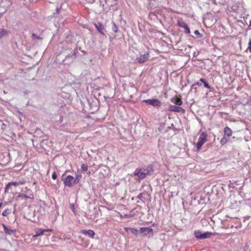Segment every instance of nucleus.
Listing matches in <instances>:
<instances>
[{
	"instance_id": "obj_1",
	"label": "nucleus",
	"mask_w": 251,
	"mask_h": 251,
	"mask_svg": "<svg viewBox=\"0 0 251 251\" xmlns=\"http://www.w3.org/2000/svg\"><path fill=\"white\" fill-rule=\"evenodd\" d=\"M154 169L151 166H148L147 168H137L134 172L135 176H137L139 179H143L147 176L153 173Z\"/></svg>"
},
{
	"instance_id": "obj_2",
	"label": "nucleus",
	"mask_w": 251,
	"mask_h": 251,
	"mask_svg": "<svg viewBox=\"0 0 251 251\" xmlns=\"http://www.w3.org/2000/svg\"><path fill=\"white\" fill-rule=\"evenodd\" d=\"M207 135L205 132L201 133L198 139V142L196 144V147L198 150H200L202 146L207 141Z\"/></svg>"
},
{
	"instance_id": "obj_3",
	"label": "nucleus",
	"mask_w": 251,
	"mask_h": 251,
	"mask_svg": "<svg viewBox=\"0 0 251 251\" xmlns=\"http://www.w3.org/2000/svg\"><path fill=\"white\" fill-rule=\"evenodd\" d=\"M10 2L8 0H2L0 3V12L5 13L9 7Z\"/></svg>"
},
{
	"instance_id": "obj_4",
	"label": "nucleus",
	"mask_w": 251,
	"mask_h": 251,
	"mask_svg": "<svg viewBox=\"0 0 251 251\" xmlns=\"http://www.w3.org/2000/svg\"><path fill=\"white\" fill-rule=\"evenodd\" d=\"M10 32L9 30L0 28V42H2L3 40L6 39L9 36Z\"/></svg>"
},
{
	"instance_id": "obj_5",
	"label": "nucleus",
	"mask_w": 251,
	"mask_h": 251,
	"mask_svg": "<svg viewBox=\"0 0 251 251\" xmlns=\"http://www.w3.org/2000/svg\"><path fill=\"white\" fill-rule=\"evenodd\" d=\"M143 102L154 107H160L161 105V102L159 100L155 99L145 100H143Z\"/></svg>"
},
{
	"instance_id": "obj_6",
	"label": "nucleus",
	"mask_w": 251,
	"mask_h": 251,
	"mask_svg": "<svg viewBox=\"0 0 251 251\" xmlns=\"http://www.w3.org/2000/svg\"><path fill=\"white\" fill-rule=\"evenodd\" d=\"M177 25L181 27L184 28V32L186 34H189L190 33V30L187 25L182 19L178 20L177 21Z\"/></svg>"
},
{
	"instance_id": "obj_7",
	"label": "nucleus",
	"mask_w": 251,
	"mask_h": 251,
	"mask_svg": "<svg viewBox=\"0 0 251 251\" xmlns=\"http://www.w3.org/2000/svg\"><path fill=\"white\" fill-rule=\"evenodd\" d=\"M76 183V179H75L74 177L71 176H68L64 180L65 185L68 187H71L73 184Z\"/></svg>"
},
{
	"instance_id": "obj_8",
	"label": "nucleus",
	"mask_w": 251,
	"mask_h": 251,
	"mask_svg": "<svg viewBox=\"0 0 251 251\" xmlns=\"http://www.w3.org/2000/svg\"><path fill=\"white\" fill-rule=\"evenodd\" d=\"M149 57V54L146 53L143 55H141L140 56L137 57L136 58V60L138 62L140 63H143L148 60Z\"/></svg>"
},
{
	"instance_id": "obj_9",
	"label": "nucleus",
	"mask_w": 251,
	"mask_h": 251,
	"mask_svg": "<svg viewBox=\"0 0 251 251\" xmlns=\"http://www.w3.org/2000/svg\"><path fill=\"white\" fill-rule=\"evenodd\" d=\"M2 226L3 227L4 231L5 234L11 235L15 234L16 232L15 229H12L10 227L7 226L4 224H2Z\"/></svg>"
},
{
	"instance_id": "obj_10",
	"label": "nucleus",
	"mask_w": 251,
	"mask_h": 251,
	"mask_svg": "<svg viewBox=\"0 0 251 251\" xmlns=\"http://www.w3.org/2000/svg\"><path fill=\"white\" fill-rule=\"evenodd\" d=\"M152 230L153 229L150 227H141L139 230V233L144 235H147L149 233L152 232Z\"/></svg>"
},
{
	"instance_id": "obj_11",
	"label": "nucleus",
	"mask_w": 251,
	"mask_h": 251,
	"mask_svg": "<svg viewBox=\"0 0 251 251\" xmlns=\"http://www.w3.org/2000/svg\"><path fill=\"white\" fill-rule=\"evenodd\" d=\"M51 231V230L50 229H44L42 228H37L35 230V234L33 235V237H36L37 236H41L44 232H50Z\"/></svg>"
},
{
	"instance_id": "obj_12",
	"label": "nucleus",
	"mask_w": 251,
	"mask_h": 251,
	"mask_svg": "<svg viewBox=\"0 0 251 251\" xmlns=\"http://www.w3.org/2000/svg\"><path fill=\"white\" fill-rule=\"evenodd\" d=\"M80 233L92 238L94 237L95 234V232L91 229L88 230H82L80 231Z\"/></svg>"
},
{
	"instance_id": "obj_13",
	"label": "nucleus",
	"mask_w": 251,
	"mask_h": 251,
	"mask_svg": "<svg viewBox=\"0 0 251 251\" xmlns=\"http://www.w3.org/2000/svg\"><path fill=\"white\" fill-rule=\"evenodd\" d=\"M96 27L98 29V30L102 34H104V28L102 25L100 23H98L97 24L95 25Z\"/></svg>"
},
{
	"instance_id": "obj_14",
	"label": "nucleus",
	"mask_w": 251,
	"mask_h": 251,
	"mask_svg": "<svg viewBox=\"0 0 251 251\" xmlns=\"http://www.w3.org/2000/svg\"><path fill=\"white\" fill-rule=\"evenodd\" d=\"M171 110L174 112H181L183 111V109L181 107L173 105L171 107Z\"/></svg>"
},
{
	"instance_id": "obj_15",
	"label": "nucleus",
	"mask_w": 251,
	"mask_h": 251,
	"mask_svg": "<svg viewBox=\"0 0 251 251\" xmlns=\"http://www.w3.org/2000/svg\"><path fill=\"white\" fill-rule=\"evenodd\" d=\"M224 133L226 135L230 137L232 135V131L229 127L226 126L224 128Z\"/></svg>"
},
{
	"instance_id": "obj_16",
	"label": "nucleus",
	"mask_w": 251,
	"mask_h": 251,
	"mask_svg": "<svg viewBox=\"0 0 251 251\" xmlns=\"http://www.w3.org/2000/svg\"><path fill=\"white\" fill-rule=\"evenodd\" d=\"M31 197L30 196H27V195H26L25 194H19L18 195V197L19 198H20L21 199H33V195H31Z\"/></svg>"
},
{
	"instance_id": "obj_17",
	"label": "nucleus",
	"mask_w": 251,
	"mask_h": 251,
	"mask_svg": "<svg viewBox=\"0 0 251 251\" xmlns=\"http://www.w3.org/2000/svg\"><path fill=\"white\" fill-rule=\"evenodd\" d=\"M11 186L14 185L15 186H17L20 185H23L25 184V181L24 180H20L19 181H16V182H10Z\"/></svg>"
},
{
	"instance_id": "obj_18",
	"label": "nucleus",
	"mask_w": 251,
	"mask_h": 251,
	"mask_svg": "<svg viewBox=\"0 0 251 251\" xmlns=\"http://www.w3.org/2000/svg\"><path fill=\"white\" fill-rule=\"evenodd\" d=\"M195 237L198 239H202V233L200 231H195L194 232Z\"/></svg>"
},
{
	"instance_id": "obj_19",
	"label": "nucleus",
	"mask_w": 251,
	"mask_h": 251,
	"mask_svg": "<svg viewBox=\"0 0 251 251\" xmlns=\"http://www.w3.org/2000/svg\"><path fill=\"white\" fill-rule=\"evenodd\" d=\"M211 235L212 233L208 232L203 233L202 235V239L209 238Z\"/></svg>"
},
{
	"instance_id": "obj_20",
	"label": "nucleus",
	"mask_w": 251,
	"mask_h": 251,
	"mask_svg": "<svg viewBox=\"0 0 251 251\" xmlns=\"http://www.w3.org/2000/svg\"><path fill=\"white\" fill-rule=\"evenodd\" d=\"M174 103L177 105H181L182 104V101L179 98H176L175 100V101L174 102Z\"/></svg>"
},
{
	"instance_id": "obj_21",
	"label": "nucleus",
	"mask_w": 251,
	"mask_h": 251,
	"mask_svg": "<svg viewBox=\"0 0 251 251\" xmlns=\"http://www.w3.org/2000/svg\"><path fill=\"white\" fill-rule=\"evenodd\" d=\"M11 186V183L10 182H8V184L6 185L5 189H4V192L8 193V190L10 186Z\"/></svg>"
},
{
	"instance_id": "obj_22",
	"label": "nucleus",
	"mask_w": 251,
	"mask_h": 251,
	"mask_svg": "<svg viewBox=\"0 0 251 251\" xmlns=\"http://www.w3.org/2000/svg\"><path fill=\"white\" fill-rule=\"evenodd\" d=\"M131 231L133 234L136 236L139 233V231L137 229L134 228L131 229Z\"/></svg>"
},
{
	"instance_id": "obj_23",
	"label": "nucleus",
	"mask_w": 251,
	"mask_h": 251,
	"mask_svg": "<svg viewBox=\"0 0 251 251\" xmlns=\"http://www.w3.org/2000/svg\"><path fill=\"white\" fill-rule=\"evenodd\" d=\"M81 168L82 170H83V171H86L88 169L87 165L86 164H82L81 165Z\"/></svg>"
},
{
	"instance_id": "obj_24",
	"label": "nucleus",
	"mask_w": 251,
	"mask_h": 251,
	"mask_svg": "<svg viewBox=\"0 0 251 251\" xmlns=\"http://www.w3.org/2000/svg\"><path fill=\"white\" fill-rule=\"evenodd\" d=\"M194 34L198 36V38H201L202 37V35L200 33L199 30H196L194 31Z\"/></svg>"
},
{
	"instance_id": "obj_25",
	"label": "nucleus",
	"mask_w": 251,
	"mask_h": 251,
	"mask_svg": "<svg viewBox=\"0 0 251 251\" xmlns=\"http://www.w3.org/2000/svg\"><path fill=\"white\" fill-rule=\"evenodd\" d=\"M227 140L225 137L223 138L221 140V143L222 145H224V144H226L227 143Z\"/></svg>"
},
{
	"instance_id": "obj_26",
	"label": "nucleus",
	"mask_w": 251,
	"mask_h": 251,
	"mask_svg": "<svg viewBox=\"0 0 251 251\" xmlns=\"http://www.w3.org/2000/svg\"><path fill=\"white\" fill-rule=\"evenodd\" d=\"M112 30L115 32H116L118 31V27L115 24H114V25H113V27H112Z\"/></svg>"
},
{
	"instance_id": "obj_27",
	"label": "nucleus",
	"mask_w": 251,
	"mask_h": 251,
	"mask_svg": "<svg viewBox=\"0 0 251 251\" xmlns=\"http://www.w3.org/2000/svg\"><path fill=\"white\" fill-rule=\"evenodd\" d=\"M32 36L33 37H34L35 39H38V40H41L42 39L41 37H40L39 36H38V35H36L34 33H32Z\"/></svg>"
},
{
	"instance_id": "obj_28",
	"label": "nucleus",
	"mask_w": 251,
	"mask_h": 251,
	"mask_svg": "<svg viewBox=\"0 0 251 251\" xmlns=\"http://www.w3.org/2000/svg\"><path fill=\"white\" fill-rule=\"evenodd\" d=\"M71 207L73 212L75 214V204L74 203L71 204Z\"/></svg>"
},
{
	"instance_id": "obj_29",
	"label": "nucleus",
	"mask_w": 251,
	"mask_h": 251,
	"mask_svg": "<svg viewBox=\"0 0 251 251\" xmlns=\"http://www.w3.org/2000/svg\"><path fill=\"white\" fill-rule=\"evenodd\" d=\"M246 104L251 105V96L249 97Z\"/></svg>"
},
{
	"instance_id": "obj_30",
	"label": "nucleus",
	"mask_w": 251,
	"mask_h": 251,
	"mask_svg": "<svg viewBox=\"0 0 251 251\" xmlns=\"http://www.w3.org/2000/svg\"><path fill=\"white\" fill-rule=\"evenodd\" d=\"M203 84H204V86L205 88H207L208 89H211L210 86L208 85V84L206 82H204V83Z\"/></svg>"
},
{
	"instance_id": "obj_31",
	"label": "nucleus",
	"mask_w": 251,
	"mask_h": 251,
	"mask_svg": "<svg viewBox=\"0 0 251 251\" xmlns=\"http://www.w3.org/2000/svg\"><path fill=\"white\" fill-rule=\"evenodd\" d=\"M57 178V175L55 172H54L52 175V178L53 179H56Z\"/></svg>"
},
{
	"instance_id": "obj_32",
	"label": "nucleus",
	"mask_w": 251,
	"mask_h": 251,
	"mask_svg": "<svg viewBox=\"0 0 251 251\" xmlns=\"http://www.w3.org/2000/svg\"><path fill=\"white\" fill-rule=\"evenodd\" d=\"M248 49L250 50V51L251 52V39L249 42Z\"/></svg>"
},
{
	"instance_id": "obj_33",
	"label": "nucleus",
	"mask_w": 251,
	"mask_h": 251,
	"mask_svg": "<svg viewBox=\"0 0 251 251\" xmlns=\"http://www.w3.org/2000/svg\"><path fill=\"white\" fill-rule=\"evenodd\" d=\"M143 193H142L139 194V195L137 196V198L141 199V198L143 196Z\"/></svg>"
},
{
	"instance_id": "obj_34",
	"label": "nucleus",
	"mask_w": 251,
	"mask_h": 251,
	"mask_svg": "<svg viewBox=\"0 0 251 251\" xmlns=\"http://www.w3.org/2000/svg\"><path fill=\"white\" fill-rule=\"evenodd\" d=\"M7 214H8L7 211V210H4V211L2 212V216H6L7 215Z\"/></svg>"
},
{
	"instance_id": "obj_35",
	"label": "nucleus",
	"mask_w": 251,
	"mask_h": 251,
	"mask_svg": "<svg viewBox=\"0 0 251 251\" xmlns=\"http://www.w3.org/2000/svg\"><path fill=\"white\" fill-rule=\"evenodd\" d=\"M201 83L200 82H197L195 83V84L192 85V86H195V85H198V86H201Z\"/></svg>"
},
{
	"instance_id": "obj_36",
	"label": "nucleus",
	"mask_w": 251,
	"mask_h": 251,
	"mask_svg": "<svg viewBox=\"0 0 251 251\" xmlns=\"http://www.w3.org/2000/svg\"><path fill=\"white\" fill-rule=\"evenodd\" d=\"M200 81L202 82L203 84L204 83V82H205V79L204 78H201Z\"/></svg>"
},
{
	"instance_id": "obj_37",
	"label": "nucleus",
	"mask_w": 251,
	"mask_h": 251,
	"mask_svg": "<svg viewBox=\"0 0 251 251\" xmlns=\"http://www.w3.org/2000/svg\"><path fill=\"white\" fill-rule=\"evenodd\" d=\"M75 179H76V183H77L78 182V180L77 179V178H76Z\"/></svg>"
},
{
	"instance_id": "obj_38",
	"label": "nucleus",
	"mask_w": 251,
	"mask_h": 251,
	"mask_svg": "<svg viewBox=\"0 0 251 251\" xmlns=\"http://www.w3.org/2000/svg\"><path fill=\"white\" fill-rule=\"evenodd\" d=\"M2 13L0 12V17H1V16H2Z\"/></svg>"
},
{
	"instance_id": "obj_39",
	"label": "nucleus",
	"mask_w": 251,
	"mask_h": 251,
	"mask_svg": "<svg viewBox=\"0 0 251 251\" xmlns=\"http://www.w3.org/2000/svg\"><path fill=\"white\" fill-rule=\"evenodd\" d=\"M250 25L251 26V20L250 22Z\"/></svg>"
},
{
	"instance_id": "obj_40",
	"label": "nucleus",
	"mask_w": 251,
	"mask_h": 251,
	"mask_svg": "<svg viewBox=\"0 0 251 251\" xmlns=\"http://www.w3.org/2000/svg\"><path fill=\"white\" fill-rule=\"evenodd\" d=\"M2 126H5L3 124H2Z\"/></svg>"
},
{
	"instance_id": "obj_41",
	"label": "nucleus",
	"mask_w": 251,
	"mask_h": 251,
	"mask_svg": "<svg viewBox=\"0 0 251 251\" xmlns=\"http://www.w3.org/2000/svg\"><path fill=\"white\" fill-rule=\"evenodd\" d=\"M2 128L4 129V126H2Z\"/></svg>"
},
{
	"instance_id": "obj_42",
	"label": "nucleus",
	"mask_w": 251,
	"mask_h": 251,
	"mask_svg": "<svg viewBox=\"0 0 251 251\" xmlns=\"http://www.w3.org/2000/svg\"><path fill=\"white\" fill-rule=\"evenodd\" d=\"M42 145H43V143H44V141L42 142Z\"/></svg>"
},
{
	"instance_id": "obj_43",
	"label": "nucleus",
	"mask_w": 251,
	"mask_h": 251,
	"mask_svg": "<svg viewBox=\"0 0 251 251\" xmlns=\"http://www.w3.org/2000/svg\"><path fill=\"white\" fill-rule=\"evenodd\" d=\"M1 203H0V207L1 206Z\"/></svg>"
}]
</instances>
